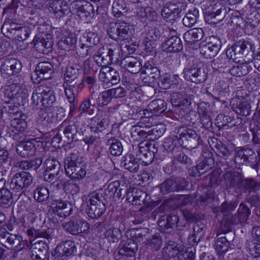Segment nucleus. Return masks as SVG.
<instances>
[{
    "mask_svg": "<svg viewBox=\"0 0 260 260\" xmlns=\"http://www.w3.org/2000/svg\"><path fill=\"white\" fill-rule=\"evenodd\" d=\"M64 169L66 175L72 179H82L86 174L84 158L78 152L72 153L66 158Z\"/></svg>",
    "mask_w": 260,
    "mask_h": 260,
    "instance_id": "obj_1",
    "label": "nucleus"
},
{
    "mask_svg": "<svg viewBox=\"0 0 260 260\" xmlns=\"http://www.w3.org/2000/svg\"><path fill=\"white\" fill-rule=\"evenodd\" d=\"M31 101L36 106L41 103L44 107H52L56 101L53 84L48 81L41 83L34 90Z\"/></svg>",
    "mask_w": 260,
    "mask_h": 260,
    "instance_id": "obj_2",
    "label": "nucleus"
},
{
    "mask_svg": "<svg viewBox=\"0 0 260 260\" xmlns=\"http://www.w3.org/2000/svg\"><path fill=\"white\" fill-rule=\"evenodd\" d=\"M49 28V25L46 24L38 25L39 33L35 37L32 44L35 49L41 53L47 54L49 51L47 50H51L53 45L52 36L47 32Z\"/></svg>",
    "mask_w": 260,
    "mask_h": 260,
    "instance_id": "obj_3",
    "label": "nucleus"
},
{
    "mask_svg": "<svg viewBox=\"0 0 260 260\" xmlns=\"http://www.w3.org/2000/svg\"><path fill=\"white\" fill-rule=\"evenodd\" d=\"M254 46L252 43L246 41H239L228 47L226 56L234 62H239L240 59L246 57L249 53L254 55Z\"/></svg>",
    "mask_w": 260,
    "mask_h": 260,
    "instance_id": "obj_4",
    "label": "nucleus"
},
{
    "mask_svg": "<svg viewBox=\"0 0 260 260\" xmlns=\"http://www.w3.org/2000/svg\"><path fill=\"white\" fill-rule=\"evenodd\" d=\"M134 32V28L129 23L121 21L111 24L108 30V35L111 39L127 42L132 40Z\"/></svg>",
    "mask_w": 260,
    "mask_h": 260,
    "instance_id": "obj_5",
    "label": "nucleus"
},
{
    "mask_svg": "<svg viewBox=\"0 0 260 260\" xmlns=\"http://www.w3.org/2000/svg\"><path fill=\"white\" fill-rule=\"evenodd\" d=\"M0 243L5 247L20 251L28 246V242L17 234L10 233L6 229H0Z\"/></svg>",
    "mask_w": 260,
    "mask_h": 260,
    "instance_id": "obj_6",
    "label": "nucleus"
},
{
    "mask_svg": "<svg viewBox=\"0 0 260 260\" xmlns=\"http://www.w3.org/2000/svg\"><path fill=\"white\" fill-rule=\"evenodd\" d=\"M177 133L179 134L180 140L182 141L180 144L187 149H194L202 143L201 137L193 129L180 127Z\"/></svg>",
    "mask_w": 260,
    "mask_h": 260,
    "instance_id": "obj_7",
    "label": "nucleus"
},
{
    "mask_svg": "<svg viewBox=\"0 0 260 260\" xmlns=\"http://www.w3.org/2000/svg\"><path fill=\"white\" fill-rule=\"evenodd\" d=\"M33 181L32 175L26 172H21L15 174L9 182V187L15 192L25 189L31 185Z\"/></svg>",
    "mask_w": 260,
    "mask_h": 260,
    "instance_id": "obj_8",
    "label": "nucleus"
},
{
    "mask_svg": "<svg viewBox=\"0 0 260 260\" xmlns=\"http://www.w3.org/2000/svg\"><path fill=\"white\" fill-rule=\"evenodd\" d=\"M221 46L220 39L216 36H212L209 38L206 44L200 46V53L205 58H212L217 54Z\"/></svg>",
    "mask_w": 260,
    "mask_h": 260,
    "instance_id": "obj_9",
    "label": "nucleus"
},
{
    "mask_svg": "<svg viewBox=\"0 0 260 260\" xmlns=\"http://www.w3.org/2000/svg\"><path fill=\"white\" fill-rule=\"evenodd\" d=\"M141 71L140 78L144 83L149 85L154 83L160 77L159 70L151 59L144 63Z\"/></svg>",
    "mask_w": 260,
    "mask_h": 260,
    "instance_id": "obj_10",
    "label": "nucleus"
},
{
    "mask_svg": "<svg viewBox=\"0 0 260 260\" xmlns=\"http://www.w3.org/2000/svg\"><path fill=\"white\" fill-rule=\"evenodd\" d=\"M53 73V66L50 62H40L36 66L31 79L34 83L39 84L42 80L50 79Z\"/></svg>",
    "mask_w": 260,
    "mask_h": 260,
    "instance_id": "obj_11",
    "label": "nucleus"
},
{
    "mask_svg": "<svg viewBox=\"0 0 260 260\" xmlns=\"http://www.w3.org/2000/svg\"><path fill=\"white\" fill-rule=\"evenodd\" d=\"M76 251L74 242L66 240L58 244L52 253L54 260H65Z\"/></svg>",
    "mask_w": 260,
    "mask_h": 260,
    "instance_id": "obj_12",
    "label": "nucleus"
},
{
    "mask_svg": "<svg viewBox=\"0 0 260 260\" xmlns=\"http://www.w3.org/2000/svg\"><path fill=\"white\" fill-rule=\"evenodd\" d=\"M0 69L2 76L8 78L20 72L22 63L16 58H7L2 62Z\"/></svg>",
    "mask_w": 260,
    "mask_h": 260,
    "instance_id": "obj_13",
    "label": "nucleus"
},
{
    "mask_svg": "<svg viewBox=\"0 0 260 260\" xmlns=\"http://www.w3.org/2000/svg\"><path fill=\"white\" fill-rule=\"evenodd\" d=\"M30 256L32 260H49V246L47 241L40 240L31 244Z\"/></svg>",
    "mask_w": 260,
    "mask_h": 260,
    "instance_id": "obj_14",
    "label": "nucleus"
},
{
    "mask_svg": "<svg viewBox=\"0 0 260 260\" xmlns=\"http://www.w3.org/2000/svg\"><path fill=\"white\" fill-rule=\"evenodd\" d=\"M60 129H62L63 133L69 142L77 141L82 135L79 124L72 121L64 120L60 125Z\"/></svg>",
    "mask_w": 260,
    "mask_h": 260,
    "instance_id": "obj_15",
    "label": "nucleus"
},
{
    "mask_svg": "<svg viewBox=\"0 0 260 260\" xmlns=\"http://www.w3.org/2000/svg\"><path fill=\"white\" fill-rule=\"evenodd\" d=\"M64 231L72 235H78L87 233L90 228V224L83 219H71L62 224Z\"/></svg>",
    "mask_w": 260,
    "mask_h": 260,
    "instance_id": "obj_16",
    "label": "nucleus"
},
{
    "mask_svg": "<svg viewBox=\"0 0 260 260\" xmlns=\"http://www.w3.org/2000/svg\"><path fill=\"white\" fill-rule=\"evenodd\" d=\"M183 73L184 78L186 80L196 84H200L204 82L207 77L204 69L198 67L184 69Z\"/></svg>",
    "mask_w": 260,
    "mask_h": 260,
    "instance_id": "obj_17",
    "label": "nucleus"
},
{
    "mask_svg": "<svg viewBox=\"0 0 260 260\" xmlns=\"http://www.w3.org/2000/svg\"><path fill=\"white\" fill-rule=\"evenodd\" d=\"M183 246L177 244L173 241H169L162 250V255L164 258H174V260H181Z\"/></svg>",
    "mask_w": 260,
    "mask_h": 260,
    "instance_id": "obj_18",
    "label": "nucleus"
},
{
    "mask_svg": "<svg viewBox=\"0 0 260 260\" xmlns=\"http://www.w3.org/2000/svg\"><path fill=\"white\" fill-rule=\"evenodd\" d=\"M172 36L162 45L164 51L167 52H178L183 49V45L181 39L177 36L173 35L175 30H170Z\"/></svg>",
    "mask_w": 260,
    "mask_h": 260,
    "instance_id": "obj_19",
    "label": "nucleus"
},
{
    "mask_svg": "<svg viewBox=\"0 0 260 260\" xmlns=\"http://www.w3.org/2000/svg\"><path fill=\"white\" fill-rule=\"evenodd\" d=\"M99 36L94 32L89 31L87 32L80 40L81 43V48L84 49V47L88 48L86 50V52H84L83 55H88L91 54V49L92 45H96L100 42Z\"/></svg>",
    "mask_w": 260,
    "mask_h": 260,
    "instance_id": "obj_20",
    "label": "nucleus"
},
{
    "mask_svg": "<svg viewBox=\"0 0 260 260\" xmlns=\"http://www.w3.org/2000/svg\"><path fill=\"white\" fill-rule=\"evenodd\" d=\"M15 86L13 85L5 86L2 89L1 93L2 95H3L2 101L4 103L11 104V101H13L15 99L18 102H23L24 98L21 95L22 92H20L18 90H15Z\"/></svg>",
    "mask_w": 260,
    "mask_h": 260,
    "instance_id": "obj_21",
    "label": "nucleus"
},
{
    "mask_svg": "<svg viewBox=\"0 0 260 260\" xmlns=\"http://www.w3.org/2000/svg\"><path fill=\"white\" fill-rule=\"evenodd\" d=\"M53 211L61 218H66L72 213L73 207L72 205L67 201L56 200L52 204Z\"/></svg>",
    "mask_w": 260,
    "mask_h": 260,
    "instance_id": "obj_22",
    "label": "nucleus"
},
{
    "mask_svg": "<svg viewBox=\"0 0 260 260\" xmlns=\"http://www.w3.org/2000/svg\"><path fill=\"white\" fill-rule=\"evenodd\" d=\"M231 105L233 110L239 115L247 116L250 113V104L244 99L235 98L232 100Z\"/></svg>",
    "mask_w": 260,
    "mask_h": 260,
    "instance_id": "obj_23",
    "label": "nucleus"
},
{
    "mask_svg": "<svg viewBox=\"0 0 260 260\" xmlns=\"http://www.w3.org/2000/svg\"><path fill=\"white\" fill-rule=\"evenodd\" d=\"M120 64L121 67L133 74L138 73L142 67L141 62L133 56H127L122 58Z\"/></svg>",
    "mask_w": 260,
    "mask_h": 260,
    "instance_id": "obj_24",
    "label": "nucleus"
},
{
    "mask_svg": "<svg viewBox=\"0 0 260 260\" xmlns=\"http://www.w3.org/2000/svg\"><path fill=\"white\" fill-rule=\"evenodd\" d=\"M225 8L220 4H215L208 13V20L212 23H217L222 21L226 14Z\"/></svg>",
    "mask_w": 260,
    "mask_h": 260,
    "instance_id": "obj_25",
    "label": "nucleus"
},
{
    "mask_svg": "<svg viewBox=\"0 0 260 260\" xmlns=\"http://www.w3.org/2000/svg\"><path fill=\"white\" fill-rule=\"evenodd\" d=\"M146 197V192L141 189L129 188L127 191L126 200L133 205H141Z\"/></svg>",
    "mask_w": 260,
    "mask_h": 260,
    "instance_id": "obj_26",
    "label": "nucleus"
},
{
    "mask_svg": "<svg viewBox=\"0 0 260 260\" xmlns=\"http://www.w3.org/2000/svg\"><path fill=\"white\" fill-rule=\"evenodd\" d=\"M255 154L250 148L240 149L237 151L235 158V162L239 165L245 163L254 162Z\"/></svg>",
    "mask_w": 260,
    "mask_h": 260,
    "instance_id": "obj_27",
    "label": "nucleus"
},
{
    "mask_svg": "<svg viewBox=\"0 0 260 260\" xmlns=\"http://www.w3.org/2000/svg\"><path fill=\"white\" fill-rule=\"evenodd\" d=\"M26 118L27 116L25 114L16 111L12 116L10 124L18 132H23L27 127Z\"/></svg>",
    "mask_w": 260,
    "mask_h": 260,
    "instance_id": "obj_28",
    "label": "nucleus"
},
{
    "mask_svg": "<svg viewBox=\"0 0 260 260\" xmlns=\"http://www.w3.org/2000/svg\"><path fill=\"white\" fill-rule=\"evenodd\" d=\"M244 222L238 214L234 215L231 214H224L220 223V231L228 233L231 230L232 225H236Z\"/></svg>",
    "mask_w": 260,
    "mask_h": 260,
    "instance_id": "obj_29",
    "label": "nucleus"
},
{
    "mask_svg": "<svg viewBox=\"0 0 260 260\" xmlns=\"http://www.w3.org/2000/svg\"><path fill=\"white\" fill-rule=\"evenodd\" d=\"M222 233L217 234V239L215 242L214 247L218 254L222 255L226 253L230 248L231 240L227 237L224 236L226 232H222Z\"/></svg>",
    "mask_w": 260,
    "mask_h": 260,
    "instance_id": "obj_30",
    "label": "nucleus"
},
{
    "mask_svg": "<svg viewBox=\"0 0 260 260\" xmlns=\"http://www.w3.org/2000/svg\"><path fill=\"white\" fill-rule=\"evenodd\" d=\"M214 165V160L211 157L206 158L198 165L192 167L190 174L193 176H201L209 171Z\"/></svg>",
    "mask_w": 260,
    "mask_h": 260,
    "instance_id": "obj_31",
    "label": "nucleus"
},
{
    "mask_svg": "<svg viewBox=\"0 0 260 260\" xmlns=\"http://www.w3.org/2000/svg\"><path fill=\"white\" fill-rule=\"evenodd\" d=\"M34 142L35 140L32 139L18 143L16 147L17 153L24 157L32 156L36 151Z\"/></svg>",
    "mask_w": 260,
    "mask_h": 260,
    "instance_id": "obj_32",
    "label": "nucleus"
},
{
    "mask_svg": "<svg viewBox=\"0 0 260 260\" xmlns=\"http://www.w3.org/2000/svg\"><path fill=\"white\" fill-rule=\"evenodd\" d=\"M91 131L94 133L101 132L107 129L109 124V118L106 116L97 115L91 119Z\"/></svg>",
    "mask_w": 260,
    "mask_h": 260,
    "instance_id": "obj_33",
    "label": "nucleus"
},
{
    "mask_svg": "<svg viewBox=\"0 0 260 260\" xmlns=\"http://www.w3.org/2000/svg\"><path fill=\"white\" fill-rule=\"evenodd\" d=\"M93 202H94L93 201ZM87 214L88 216L92 219L100 218L105 212L106 207L104 203L99 202V204H95L92 202V204L88 205Z\"/></svg>",
    "mask_w": 260,
    "mask_h": 260,
    "instance_id": "obj_34",
    "label": "nucleus"
},
{
    "mask_svg": "<svg viewBox=\"0 0 260 260\" xmlns=\"http://www.w3.org/2000/svg\"><path fill=\"white\" fill-rule=\"evenodd\" d=\"M145 126L146 129H144L141 125L133 126L131 130L132 137L137 140L142 141L141 142L152 139V138L150 136L149 128H147L146 125Z\"/></svg>",
    "mask_w": 260,
    "mask_h": 260,
    "instance_id": "obj_35",
    "label": "nucleus"
},
{
    "mask_svg": "<svg viewBox=\"0 0 260 260\" xmlns=\"http://www.w3.org/2000/svg\"><path fill=\"white\" fill-rule=\"evenodd\" d=\"M144 146L145 147L146 144H144V143L139 144V149L137 151L136 156L137 158L142 161V165L144 166H148L153 162L154 157L152 155L151 153H149L148 151L144 149Z\"/></svg>",
    "mask_w": 260,
    "mask_h": 260,
    "instance_id": "obj_36",
    "label": "nucleus"
},
{
    "mask_svg": "<svg viewBox=\"0 0 260 260\" xmlns=\"http://www.w3.org/2000/svg\"><path fill=\"white\" fill-rule=\"evenodd\" d=\"M143 35L146 42L155 41L160 37L159 30L151 24L145 26Z\"/></svg>",
    "mask_w": 260,
    "mask_h": 260,
    "instance_id": "obj_37",
    "label": "nucleus"
},
{
    "mask_svg": "<svg viewBox=\"0 0 260 260\" xmlns=\"http://www.w3.org/2000/svg\"><path fill=\"white\" fill-rule=\"evenodd\" d=\"M204 36V31L201 28H193L187 30L184 34V39L189 43H194L201 40Z\"/></svg>",
    "mask_w": 260,
    "mask_h": 260,
    "instance_id": "obj_38",
    "label": "nucleus"
},
{
    "mask_svg": "<svg viewBox=\"0 0 260 260\" xmlns=\"http://www.w3.org/2000/svg\"><path fill=\"white\" fill-rule=\"evenodd\" d=\"M137 243L132 239H128L119 251L120 255L132 256L137 251Z\"/></svg>",
    "mask_w": 260,
    "mask_h": 260,
    "instance_id": "obj_39",
    "label": "nucleus"
},
{
    "mask_svg": "<svg viewBox=\"0 0 260 260\" xmlns=\"http://www.w3.org/2000/svg\"><path fill=\"white\" fill-rule=\"evenodd\" d=\"M171 102L174 106L182 107V108L187 107L190 104V100L180 92L173 93L171 98Z\"/></svg>",
    "mask_w": 260,
    "mask_h": 260,
    "instance_id": "obj_40",
    "label": "nucleus"
},
{
    "mask_svg": "<svg viewBox=\"0 0 260 260\" xmlns=\"http://www.w3.org/2000/svg\"><path fill=\"white\" fill-rule=\"evenodd\" d=\"M107 145L109 146V151L113 156H119L123 151V146L117 139L112 137L108 139Z\"/></svg>",
    "mask_w": 260,
    "mask_h": 260,
    "instance_id": "obj_41",
    "label": "nucleus"
},
{
    "mask_svg": "<svg viewBox=\"0 0 260 260\" xmlns=\"http://www.w3.org/2000/svg\"><path fill=\"white\" fill-rule=\"evenodd\" d=\"M252 70L251 67L247 62L233 67L229 71L232 76L242 77L248 74Z\"/></svg>",
    "mask_w": 260,
    "mask_h": 260,
    "instance_id": "obj_42",
    "label": "nucleus"
},
{
    "mask_svg": "<svg viewBox=\"0 0 260 260\" xmlns=\"http://www.w3.org/2000/svg\"><path fill=\"white\" fill-rule=\"evenodd\" d=\"M149 108L155 116L160 115L167 109V104L161 99L154 100L149 104Z\"/></svg>",
    "mask_w": 260,
    "mask_h": 260,
    "instance_id": "obj_43",
    "label": "nucleus"
},
{
    "mask_svg": "<svg viewBox=\"0 0 260 260\" xmlns=\"http://www.w3.org/2000/svg\"><path fill=\"white\" fill-rule=\"evenodd\" d=\"M224 178L230 187L240 188L241 182L243 177L239 173L228 172L224 175Z\"/></svg>",
    "mask_w": 260,
    "mask_h": 260,
    "instance_id": "obj_44",
    "label": "nucleus"
},
{
    "mask_svg": "<svg viewBox=\"0 0 260 260\" xmlns=\"http://www.w3.org/2000/svg\"><path fill=\"white\" fill-rule=\"evenodd\" d=\"M129 9L123 0H115L112 5V12L116 17L125 15Z\"/></svg>",
    "mask_w": 260,
    "mask_h": 260,
    "instance_id": "obj_45",
    "label": "nucleus"
},
{
    "mask_svg": "<svg viewBox=\"0 0 260 260\" xmlns=\"http://www.w3.org/2000/svg\"><path fill=\"white\" fill-rule=\"evenodd\" d=\"M199 16V10L194 8L186 14L182 19L183 23L185 26L190 27L196 23Z\"/></svg>",
    "mask_w": 260,
    "mask_h": 260,
    "instance_id": "obj_46",
    "label": "nucleus"
},
{
    "mask_svg": "<svg viewBox=\"0 0 260 260\" xmlns=\"http://www.w3.org/2000/svg\"><path fill=\"white\" fill-rule=\"evenodd\" d=\"M122 164L124 168L130 172L136 173L139 170V164L133 155H126L122 161Z\"/></svg>",
    "mask_w": 260,
    "mask_h": 260,
    "instance_id": "obj_47",
    "label": "nucleus"
},
{
    "mask_svg": "<svg viewBox=\"0 0 260 260\" xmlns=\"http://www.w3.org/2000/svg\"><path fill=\"white\" fill-rule=\"evenodd\" d=\"M32 32V28L30 26H21L15 32V35L11 37L12 39L19 42H22L26 40Z\"/></svg>",
    "mask_w": 260,
    "mask_h": 260,
    "instance_id": "obj_48",
    "label": "nucleus"
},
{
    "mask_svg": "<svg viewBox=\"0 0 260 260\" xmlns=\"http://www.w3.org/2000/svg\"><path fill=\"white\" fill-rule=\"evenodd\" d=\"M21 26L10 19H7L3 25V29L4 31V34L9 38L15 35V32Z\"/></svg>",
    "mask_w": 260,
    "mask_h": 260,
    "instance_id": "obj_49",
    "label": "nucleus"
},
{
    "mask_svg": "<svg viewBox=\"0 0 260 260\" xmlns=\"http://www.w3.org/2000/svg\"><path fill=\"white\" fill-rule=\"evenodd\" d=\"M99 79L102 82V85L105 88H109L115 85L113 82L108 69H102L99 73Z\"/></svg>",
    "mask_w": 260,
    "mask_h": 260,
    "instance_id": "obj_50",
    "label": "nucleus"
},
{
    "mask_svg": "<svg viewBox=\"0 0 260 260\" xmlns=\"http://www.w3.org/2000/svg\"><path fill=\"white\" fill-rule=\"evenodd\" d=\"M13 202L12 192L7 188L0 190V204L3 207H9Z\"/></svg>",
    "mask_w": 260,
    "mask_h": 260,
    "instance_id": "obj_51",
    "label": "nucleus"
},
{
    "mask_svg": "<svg viewBox=\"0 0 260 260\" xmlns=\"http://www.w3.org/2000/svg\"><path fill=\"white\" fill-rule=\"evenodd\" d=\"M177 182L173 179H168L164 181L159 186L160 191L162 194H167L176 191Z\"/></svg>",
    "mask_w": 260,
    "mask_h": 260,
    "instance_id": "obj_52",
    "label": "nucleus"
},
{
    "mask_svg": "<svg viewBox=\"0 0 260 260\" xmlns=\"http://www.w3.org/2000/svg\"><path fill=\"white\" fill-rule=\"evenodd\" d=\"M240 188L246 190L255 191L260 188V182H257L252 178H243L241 182Z\"/></svg>",
    "mask_w": 260,
    "mask_h": 260,
    "instance_id": "obj_53",
    "label": "nucleus"
},
{
    "mask_svg": "<svg viewBox=\"0 0 260 260\" xmlns=\"http://www.w3.org/2000/svg\"><path fill=\"white\" fill-rule=\"evenodd\" d=\"M42 159L39 157L30 161L24 160L18 162L19 166L23 170L34 169L36 170L42 164Z\"/></svg>",
    "mask_w": 260,
    "mask_h": 260,
    "instance_id": "obj_54",
    "label": "nucleus"
},
{
    "mask_svg": "<svg viewBox=\"0 0 260 260\" xmlns=\"http://www.w3.org/2000/svg\"><path fill=\"white\" fill-rule=\"evenodd\" d=\"M93 11L92 5L90 3L83 1L82 6L77 15L81 18L86 19L92 17Z\"/></svg>",
    "mask_w": 260,
    "mask_h": 260,
    "instance_id": "obj_55",
    "label": "nucleus"
},
{
    "mask_svg": "<svg viewBox=\"0 0 260 260\" xmlns=\"http://www.w3.org/2000/svg\"><path fill=\"white\" fill-rule=\"evenodd\" d=\"M95 106V102H90L89 99H85L80 104L78 110L83 113H87L89 115H92L94 113L93 109Z\"/></svg>",
    "mask_w": 260,
    "mask_h": 260,
    "instance_id": "obj_56",
    "label": "nucleus"
},
{
    "mask_svg": "<svg viewBox=\"0 0 260 260\" xmlns=\"http://www.w3.org/2000/svg\"><path fill=\"white\" fill-rule=\"evenodd\" d=\"M104 49L103 48H100L98 52L94 54V59L99 66L106 67L112 63L108 56L103 53L102 50Z\"/></svg>",
    "mask_w": 260,
    "mask_h": 260,
    "instance_id": "obj_57",
    "label": "nucleus"
},
{
    "mask_svg": "<svg viewBox=\"0 0 260 260\" xmlns=\"http://www.w3.org/2000/svg\"><path fill=\"white\" fill-rule=\"evenodd\" d=\"M177 139H179L178 136H176L175 138L173 137L166 138L163 144L164 148L168 152H172L178 149L179 147L177 145L178 141Z\"/></svg>",
    "mask_w": 260,
    "mask_h": 260,
    "instance_id": "obj_58",
    "label": "nucleus"
},
{
    "mask_svg": "<svg viewBox=\"0 0 260 260\" xmlns=\"http://www.w3.org/2000/svg\"><path fill=\"white\" fill-rule=\"evenodd\" d=\"M34 198L39 202L45 201L49 197V190L45 187H38L34 191Z\"/></svg>",
    "mask_w": 260,
    "mask_h": 260,
    "instance_id": "obj_59",
    "label": "nucleus"
},
{
    "mask_svg": "<svg viewBox=\"0 0 260 260\" xmlns=\"http://www.w3.org/2000/svg\"><path fill=\"white\" fill-rule=\"evenodd\" d=\"M121 231L117 228L109 229L104 232V237H107L110 242H117L121 238Z\"/></svg>",
    "mask_w": 260,
    "mask_h": 260,
    "instance_id": "obj_60",
    "label": "nucleus"
},
{
    "mask_svg": "<svg viewBox=\"0 0 260 260\" xmlns=\"http://www.w3.org/2000/svg\"><path fill=\"white\" fill-rule=\"evenodd\" d=\"M46 169L48 172H59L60 165L59 161L54 158H48L45 161Z\"/></svg>",
    "mask_w": 260,
    "mask_h": 260,
    "instance_id": "obj_61",
    "label": "nucleus"
},
{
    "mask_svg": "<svg viewBox=\"0 0 260 260\" xmlns=\"http://www.w3.org/2000/svg\"><path fill=\"white\" fill-rule=\"evenodd\" d=\"M233 120V118L229 116L219 114L217 116L215 121L217 126L219 128H224L227 126L228 128L229 123H232Z\"/></svg>",
    "mask_w": 260,
    "mask_h": 260,
    "instance_id": "obj_62",
    "label": "nucleus"
},
{
    "mask_svg": "<svg viewBox=\"0 0 260 260\" xmlns=\"http://www.w3.org/2000/svg\"><path fill=\"white\" fill-rule=\"evenodd\" d=\"M161 245L162 240L159 234L153 235L147 241V245L156 251L160 248Z\"/></svg>",
    "mask_w": 260,
    "mask_h": 260,
    "instance_id": "obj_63",
    "label": "nucleus"
},
{
    "mask_svg": "<svg viewBox=\"0 0 260 260\" xmlns=\"http://www.w3.org/2000/svg\"><path fill=\"white\" fill-rule=\"evenodd\" d=\"M112 98V96L109 89L106 90L99 94L96 99V104L99 106L107 105L110 102Z\"/></svg>",
    "mask_w": 260,
    "mask_h": 260,
    "instance_id": "obj_64",
    "label": "nucleus"
}]
</instances>
